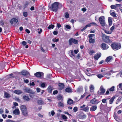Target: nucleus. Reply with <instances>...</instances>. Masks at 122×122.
<instances>
[{"instance_id":"obj_1","label":"nucleus","mask_w":122,"mask_h":122,"mask_svg":"<svg viewBox=\"0 0 122 122\" xmlns=\"http://www.w3.org/2000/svg\"><path fill=\"white\" fill-rule=\"evenodd\" d=\"M62 7V4L59 3L58 2H55L53 3L51 5V7L50 8L53 11L56 12L58 9H60Z\"/></svg>"},{"instance_id":"obj_2","label":"nucleus","mask_w":122,"mask_h":122,"mask_svg":"<svg viewBox=\"0 0 122 122\" xmlns=\"http://www.w3.org/2000/svg\"><path fill=\"white\" fill-rule=\"evenodd\" d=\"M112 49L116 51L120 49L121 47V45L119 43H113L111 45Z\"/></svg>"},{"instance_id":"obj_3","label":"nucleus","mask_w":122,"mask_h":122,"mask_svg":"<svg viewBox=\"0 0 122 122\" xmlns=\"http://www.w3.org/2000/svg\"><path fill=\"white\" fill-rule=\"evenodd\" d=\"M109 36H107L104 34H103L102 39L104 42L107 43L112 42V41L109 39Z\"/></svg>"},{"instance_id":"obj_4","label":"nucleus","mask_w":122,"mask_h":122,"mask_svg":"<svg viewBox=\"0 0 122 122\" xmlns=\"http://www.w3.org/2000/svg\"><path fill=\"white\" fill-rule=\"evenodd\" d=\"M105 18L104 16H102L99 18V20L101 25L102 26H104L105 25Z\"/></svg>"},{"instance_id":"obj_5","label":"nucleus","mask_w":122,"mask_h":122,"mask_svg":"<svg viewBox=\"0 0 122 122\" xmlns=\"http://www.w3.org/2000/svg\"><path fill=\"white\" fill-rule=\"evenodd\" d=\"M105 89L103 88L102 86H101L99 89V91L97 92V93L98 94L102 95L105 92Z\"/></svg>"},{"instance_id":"obj_6","label":"nucleus","mask_w":122,"mask_h":122,"mask_svg":"<svg viewBox=\"0 0 122 122\" xmlns=\"http://www.w3.org/2000/svg\"><path fill=\"white\" fill-rule=\"evenodd\" d=\"M34 75L38 78H42L44 76V73L41 72H38L35 73Z\"/></svg>"},{"instance_id":"obj_7","label":"nucleus","mask_w":122,"mask_h":122,"mask_svg":"<svg viewBox=\"0 0 122 122\" xmlns=\"http://www.w3.org/2000/svg\"><path fill=\"white\" fill-rule=\"evenodd\" d=\"M21 73L22 75L26 76V77L27 78H28L30 76L29 73L25 70L22 71Z\"/></svg>"},{"instance_id":"obj_8","label":"nucleus","mask_w":122,"mask_h":122,"mask_svg":"<svg viewBox=\"0 0 122 122\" xmlns=\"http://www.w3.org/2000/svg\"><path fill=\"white\" fill-rule=\"evenodd\" d=\"M100 101L99 100L95 98H94L90 101V103L93 104H97L99 103Z\"/></svg>"},{"instance_id":"obj_9","label":"nucleus","mask_w":122,"mask_h":122,"mask_svg":"<svg viewBox=\"0 0 122 122\" xmlns=\"http://www.w3.org/2000/svg\"><path fill=\"white\" fill-rule=\"evenodd\" d=\"M101 46L102 49L104 50H107L109 48L108 45L105 43H102L101 44Z\"/></svg>"},{"instance_id":"obj_10","label":"nucleus","mask_w":122,"mask_h":122,"mask_svg":"<svg viewBox=\"0 0 122 122\" xmlns=\"http://www.w3.org/2000/svg\"><path fill=\"white\" fill-rule=\"evenodd\" d=\"M24 90L25 92L30 94H33V92L32 90L30 88L25 87L24 88Z\"/></svg>"},{"instance_id":"obj_11","label":"nucleus","mask_w":122,"mask_h":122,"mask_svg":"<svg viewBox=\"0 0 122 122\" xmlns=\"http://www.w3.org/2000/svg\"><path fill=\"white\" fill-rule=\"evenodd\" d=\"M64 84L63 83H59L58 84V89L60 90H62L64 88Z\"/></svg>"},{"instance_id":"obj_12","label":"nucleus","mask_w":122,"mask_h":122,"mask_svg":"<svg viewBox=\"0 0 122 122\" xmlns=\"http://www.w3.org/2000/svg\"><path fill=\"white\" fill-rule=\"evenodd\" d=\"M13 113L15 115H19L20 114V111L17 108L13 111Z\"/></svg>"},{"instance_id":"obj_13","label":"nucleus","mask_w":122,"mask_h":122,"mask_svg":"<svg viewBox=\"0 0 122 122\" xmlns=\"http://www.w3.org/2000/svg\"><path fill=\"white\" fill-rule=\"evenodd\" d=\"M13 92L14 93L18 95L22 93V91L21 90H15Z\"/></svg>"},{"instance_id":"obj_14","label":"nucleus","mask_w":122,"mask_h":122,"mask_svg":"<svg viewBox=\"0 0 122 122\" xmlns=\"http://www.w3.org/2000/svg\"><path fill=\"white\" fill-rule=\"evenodd\" d=\"M18 21L17 19L15 18H13L11 20L10 23L11 24H12L13 23H16L18 22Z\"/></svg>"},{"instance_id":"obj_15","label":"nucleus","mask_w":122,"mask_h":122,"mask_svg":"<svg viewBox=\"0 0 122 122\" xmlns=\"http://www.w3.org/2000/svg\"><path fill=\"white\" fill-rule=\"evenodd\" d=\"M20 109L21 111L27 110L26 107L24 105H22L21 106Z\"/></svg>"},{"instance_id":"obj_16","label":"nucleus","mask_w":122,"mask_h":122,"mask_svg":"<svg viewBox=\"0 0 122 122\" xmlns=\"http://www.w3.org/2000/svg\"><path fill=\"white\" fill-rule=\"evenodd\" d=\"M110 15L112 16L115 17H117L116 14L114 11L112 10H111L110 11Z\"/></svg>"},{"instance_id":"obj_17","label":"nucleus","mask_w":122,"mask_h":122,"mask_svg":"<svg viewBox=\"0 0 122 122\" xmlns=\"http://www.w3.org/2000/svg\"><path fill=\"white\" fill-rule=\"evenodd\" d=\"M23 98L24 100L27 101H29L30 100V98L28 96L26 95L24 96Z\"/></svg>"},{"instance_id":"obj_18","label":"nucleus","mask_w":122,"mask_h":122,"mask_svg":"<svg viewBox=\"0 0 122 122\" xmlns=\"http://www.w3.org/2000/svg\"><path fill=\"white\" fill-rule=\"evenodd\" d=\"M97 107L96 106H93L91 107L90 108V111H95L97 109Z\"/></svg>"},{"instance_id":"obj_19","label":"nucleus","mask_w":122,"mask_h":122,"mask_svg":"<svg viewBox=\"0 0 122 122\" xmlns=\"http://www.w3.org/2000/svg\"><path fill=\"white\" fill-rule=\"evenodd\" d=\"M101 56V54H96L94 56V59L97 60Z\"/></svg>"},{"instance_id":"obj_20","label":"nucleus","mask_w":122,"mask_h":122,"mask_svg":"<svg viewBox=\"0 0 122 122\" xmlns=\"http://www.w3.org/2000/svg\"><path fill=\"white\" fill-rule=\"evenodd\" d=\"M23 115L25 117H26L28 116V112L27 110H24L22 111H21Z\"/></svg>"},{"instance_id":"obj_21","label":"nucleus","mask_w":122,"mask_h":122,"mask_svg":"<svg viewBox=\"0 0 122 122\" xmlns=\"http://www.w3.org/2000/svg\"><path fill=\"white\" fill-rule=\"evenodd\" d=\"M65 91L68 93H71L72 92V89L71 87H67L65 89Z\"/></svg>"},{"instance_id":"obj_22","label":"nucleus","mask_w":122,"mask_h":122,"mask_svg":"<svg viewBox=\"0 0 122 122\" xmlns=\"http://www.w3.org/2000/svg\"><path fill=\"white\" fill-rule=\"evenodd\" d=\"M4 98H8L10 97V95L7 92H5L4 93Z\"/></svg>"},{"instance_id":"obj_23","label":"nucleus","mask_w":122,"mask_h":122,"mask_svg":"<svg viewBox=\"0 0 122 122\" xmlns=\"http://www.w3.org/2000/svg\"><path fill=\"white\" fill-rule=\"evenodd\" d=\"M112 58V56H109L107 57L106 58L105 61L107 62H108L111 60Z\"/></svg>"},{"instance_id":"obj_24","label":"nucleus","mask_w":122,"mask_h":122,"mask_svg":"<svg viewBox=\"0 0 122 122\" xmlns=\"http://www.w3.org/2000/svg\"><path fill=\"white\" fill-rule=\"evenodd\" d=\"M115 98V97L113 96L109 100V104H112L113 103V102Z\"/></svg>"},{"instance_id":"obj_25","label":"nucleus","mask_w":122,"mask_h":122,"mask_svg":"<svg viewBox=\"0 0 122 122\" xmlns=\"http://www.w3.org/2000/svg\"><path fill=\"white\" fill-rule=\"evenodd\" d=\"M89 109V107L88 106L82 109L81 110L85 112H87L88 111Z\"/></svg>"},{"instance_id":"obj_26","label":"nucleus","mask_w":122,"mask_h":122,"mask_svg":"<svg viewBox=\"0 0 122 122\" xmlns=\"http://www.w3.org/2000/svg\"><path fill=\"white\" fill-rule=\"evenodd\" d=\"M73 40L74 39L72 38H70L69 40V45L70 46L72 44V43L73 42Z\"/></svg>"},{"instance_id":"obj_27","label":"nucleus","mask_w":122,"mask_h":122,"mask_svg":"<svg viewBox=\"0 0 122 122\" xmlns=\"http://www.w3.org/2000/svg\"><path fill=\"white\" fill-rule=\"evenodd\" d=\"M108 20L109 23V25L111 26L112 24V20L111 17H109L108 18Z\"/></svg>"},{"instance_id":"obj_28","label":"nucleus","mask_w":122,"mask_h":122,"mask_svg":"<svg viewBox=\"0 0 122 122\" xmlns=\"http://www.w3.org/2000/svg\"><path fill=\"white\" fill-rule=\"evenodd\" d=\"M52 90V87L51 86H49L48 88H47V90L48 92L50 93H51Z\"/></svg>"},{"instance_id":"obj_29","label":"nucleus","mask_w":122,"mask_h":122,"mask_svg":"<svg viewBox=\"0 0 122 122\" xmlns=\"http://www.w3.org/2000/svg\"><path fill=\"white\" fill-rule=\"evenodd\" d=\"M37 103L39 105H41L43 104L44 103L43 101L41 100H38L37 101Z\"/></svg>"},{"instance_id":"obj_30","label":"nucleus","mask_w":122,"mask_h":122,"mask_svg":"<svg viewBox=\"0 0 122 122\" xmlns=\"http://www.w3.org/2000/svg\"><path fill=\"white\" fill-rule=\"evenodd\" d=\"M67 103L68 104L71 105L73 103V101L72 99H69L68 100Z\"/></svg>"},{"instance_id":"obj_31","label":"nucleus","mask_w":122,"mask_h":122,"mask_svg":"<svg viewBox=\"0 0 122 122\" xmlns=\"http://www.w3.org/2000/svg\"><path fill=\"white\" fill-rule=\"evenodd\" d=\"M58 106L60 107H63L64 106V104L61 102H59L58 103Z\"/></svg>"},{"instance_id":"obj_32","label":"nucleus","mask_w":122,"mask_h":122,"mask_svg":"<svg viewBox=\"0 0 122 122\" xmlns=\"http://www.w3.org/2000/svg\"><path fill=\"white\" fill-rule=\"evenodd\" d=\"M54 27L55 26L54 25L51 24L47 27V28L48 29H53Z\"/></svg>"},{"instance_id":"obj_33","label":"nucleus","mask_w":122,"mask_h":122,"mask_svg":"<svg viewBox=\"0 0 122 122\" xmlns=\"http://www.w3.org/2000/svg\"><path fill=\"white\" fill-rule=\"evenodd\" d=\"M95 41V40L94 39L90 38L89 39V42L90 43H94Z\"/></svg>"},{"instance_id":"obj_34","label":"nucleus","mask_w":122,"mask_h":122,"mask_svg":"<svg viewBox=\"0 0 122 122\" xmlns=\"http://www.w3.org/2000/svg\"><path fill=\"white\" fill-rule=\"evenodd\" d=\"M90 91L91 92H92L94 89V87L92 85H91L90 86Z\"/></svg>"},{"instance_id":"obj_35","label":"nucleus","mask_w":122,"mask_h":122,"mask_svg":"<svg viewBox=\"0 0 122 122\" xmlns=\"http://www.w3.org/2000/svg\"><path fill=\"white\" fill-rule=\"evenodd\" d=\"M61 117L62 119L65 120L66 121H67V118L66 116L64 115H61Z\"/></svg>"},{"instance_id":"obj_36","label":"nucleus","mask_w":122,"mask_h":122,"mask_svg":"<svg viewBox=\"0 0 122 122\" xmlns=\"http://www.w3.org/2000/svg\"><path fill=\"white\" fill-rule=\"evenodd\" d=\"M112 70H111L108 72L105 73L104 74L105 75H107L108 76H110L111 74L112 73Z\"/></svg>"},{"instance_id":"obj_37","label":"nucleus","mask_w":122,"mask_h":122,"mask_svg":"<svg viewBox=\"0 0 122 122\" xmlns=\"http://www.w3.org/2000/svg\"><path fill=\"white\" fill-rule=\"evenodd\" d=\"M63 98V96L60 95H58L57 97V98L59 100H61Z\"/></svg>"},{"instance_id":"obj_38","label":"nucleus","mask_w":122,"mask_h":122,"mask_svg":"<svg viewBox=\"0 0 122 122\" xmlns=\"http://www.w3.org/2000/svg\"><path fill=\"white\" fill-rule=\"evenodd\" d=\"M115 86H112L111 88H109L107 89L108 90L111 92H113L114 90Z\"/></svg>"},{"instance_id":"obj_39","label":"nucleus","mask_w":122,"mask_h":122,"mask_svg":"<svg viewBox=\"0 0 122 122\" xmlns=\"http://www.w3.org/2000/svg\"><path fill=\"white\" fill-rule=\"evenodd\" d=\"M49 115L50 116H51V115L50 113H51V115L52 116H53L55 114V112H54V111L53 110H52L51 111V112L50 113V112H49Z\"/></svg>"},{"instance_id":"obj_40","label":"nucleus","mask_w":122,"mask_h":122,"mask_svg":"<svg viewBox=\"0 0 122 122\" xmlns=\"http://www.w3.org/2000/svg\"><path fill=\"white\" fill-rule=\"evenodd\" d=\"M80 118L81 119H84L86 117V115L85 114H83L82 115H81L80 117Z\"/></svg>"},{"instance_id":"obj_41","label":"nucleus","mask_w":122,"mask_h":122,"mask_svg":"<svg viewBox=\"0 0 122 122\" xmlns=\"http://www.w3.org/2000/svg\"><path fill=\"white\" fill-rule=\"evenodd\" d=\"M119 88L121 90H122V83H120L117 86V88Z\"/></svg>"},{"instance_id":"obj_42","label":"nucleus","mask_w":122,"mask_h":122,"mask_svg":"<svg viewBox=\"0 0 122 122\" xmlns=\"http://www.w3.org/2000/svg\"><path fill=\"white\" fill-rule=\"evenodd\" d=\"M104 31L106 33L108 34H110L112 32L110 31H108L105 30H104Z\"/></svg>"},{"instance_id":"obj_43","label":"nucleus","mask_w":122,"mask_h":122,"mask_svg":"<svg viewBox=\"0 0 122 122\" xmlns=\"http://www.w3.org/2000/svg\"><path fill=\"white\" fill-rule=\"evenodd\" d=\"M110 7L112 9H115L117 8L116 4L111 5L110 6Z\"/></svg>"},{"instance_id":"obj_44","label":"nucleus","mask_w":122,"mask_h":122,"mask_svg":"<svg viewBox=\"0 0 122 122\" xmlns=\"http://www.w3.org/2000/svg\"><path fill=\"white\" fill-rule=\"evenodd\" d=\"M73 112H76L78 111V108L77 107H75L73 109Z\"/></svg>"},{"instance_id":"obj_45","label":"nucleus","mask_w":122,"mask_h":122,"mask_svg":"<svg viewBox=\"0 0 122 122\" xmlns=\"http://www.w3.org/2000/svg\"><path fill=\"white\" fill-rule=\"evenodd\" d=\"M108 99V98L106 99H103L102 100V102L103 103H107V99Z\"/></svg>"},{"instance_id":"obj_46","label":"nucleus","mask_w":122,"mask_h":122,"mask_svg":"<svg viewBox=\"0 0 122 122\" xmlns=\"http://www.w3.org/2000/svg\"><path fill=\"white\" fill-rule=\"evenodd\" d=\"M52 77V75L50 74L48 75L47 76V78L49 79H51V78Z\"/></svg>"},{"instance_id":"obj_47","label":"nucleus","mask_w":122,"mask_h":122,"mask_svg":"<svg viewBox=\"0 0 122 122\" xmlns=\"http://www.w3.org/2000/svg\"><path fill=\"white\" fill-rule=\"evenodd\" d=\"M69 17V15L67 12H66L65 14V17L66 18H68Z\"/></svg>"},{"instance_id":"obj_48","label":"nucleus","mask_w":122,"mask_h":122,"mask_svg":"<svg viewBox=\"0 0 122 122\" xmlns=\"http://www.w3.org/2000/svg\"><path fill=\"white\" fill-rule=\"evenodd\" d=\"M94 36L95 34H90L88 35V37L89 38H90Z\"/></svg>"},{"instance_id":"obj_49","label":"nucleus","mask_w":122,"mask_h":122,"mask_svg":"<svg viewBox=\"0 0 122 122\" xmlns=\"http://www.w3.org/2000/svg\"><path fill=\"white\" fill-rule=\"evenodd\" d=\"M73 43L75 44H77L78 43V41L77 40L74 39Z\"/></svg>"},{"instance_id":"obj_50","label":"nucleus","mask_w":122,"mask_h":122,"mask_svg":"<svg viewBox=\"0 0 122 122\" xmlns=\"http://www.w3.org/2000/svg\"><path fill=\"white\" fill-rule=\"evenodd\" d=\"M28 15L27 12H24L23 13V15L25 17H26Z\"/></svg>"},{"instance_id":"obj_51","label":"nucleus","mask_w":122,"mask_h":122,"mask_svg":"<svg viewBox=\"0 0 122 122\" xmlns=\"http://www.w3.org/2000/svg\"><path fill=\"white\" fill-rule=\"evenodd\" d=\"M97 77L99 78H101L103 77V76L101 74H98L97 75Z\"/></svg>"},{"instance_id":"obj_52","label":"nucleus","mask_w":122,"mask_h":122,"mask_svg":"<svg viewBox=\"0 0 122 122\" xmlns=\"http://www.w3.org/2000/svg\"><path fill=\"white\" fill-rule=\"evenodd\" d=\"M113 117L114 119L117 121H118L117 117L116 115L114 114Z\"/></svg>"},{"instance_id":"obj_53","label":"nucleus","mask_w":122,"mask_h":122,"mask_svg":"<svg viewBox=\"0 0 122 122\" xmlns=\"http://www.w3.org/2000/svg\"><path fill=\"white\" fill-rule=\"evenodd\" d=\"M6 122H15L11 120L8 119L6 120Z\"/></svg>"},{"instance_id":"obj_54","label":"nucleus","mask_w":122,"mask_h":122,"mask_svg":"<svg viewBox=\"0 0 122 122\" xmlns=\"http://www.w3.org/2000/svg\"><path fill=\"white\" fill-rule=\"evenodd\" d=\"M82 91V89L80 87H79L77 89V91L78 92H80Z\"/></svg>"},{"instance_id":"obj_55","label":"nucleus","mask_w":122,"mask_h":122,"mask_svg":"<svg viewBox=\"0 0 122 122\" xmlns=\"http://www.w3.org/2000/svg\"><path fill=\"white\" fill-rule=\"evenodd\" d=\"M45 84L44 83H42L41 85V86L43 88L45 87Z\"/></svg>"},{"instance_id":"obj_56","label":"nucleus","mask_w":122,"mask_h":122,"mask_svg":"<svg viewBox=\"0 0 122 122\" xmlns=\"http://www.w3.org/2000/svg\"><path fill=\"white\" fill-rule=\"evenodd\" d=\"M22 44L24 46H25L26 44L27 43L25 41H23L22 42Z\"/></svg>"},{"instance_id":"obj_57","label":"nucleus","mask_w":122,"mask_h":122,"mask_svg":"<svg viewBox=\"0 0 122 122\" xmlns=\"http://www.w3.org/2000/svg\"><path fill=\"white\" fill-rule=\"evenodd\" d=\"M4 25V23L3 21L1 20L0 21V25L3 26Z\"/></svg>"},{"instance_id":"obj_58","label":"nucleus","mask_w":122,"mask_h":122,"mask_svg":"<svg viewBox=\"0 0 122 122\" xmlns=\"http://www.w3.org/2000/svg\"><path fill=\"white\" fill-rule=\"evenodd\" d=\"M58 93V91L57 90L54 91L53 92V94L54 95H55L57 94Z\"/></svg>"},{"instance_id":"obj_59","label":"nucleus","mask_w":122,"mask_h":122,"mask_svg":"<svg viewBox=\"0 0 122 122\" xmlns=\"http://www.w3.org/2000/svg\"><path fill=\"white\" fill-rule=\"evenodd\" d=\"M65 27L66 28L68 29H69L71 28V26L70 25H66L65 26Z\"/></svg>"},{"instance_id":"obj_60","label":"nucleus","mask_w":122,"mask_h":122,"mask_svg":"<svg viewBox=\"0 0 122 122\" xmlns=\"http://www.w3.org/2000/svg\"><path fill=\"white\" fill-rule=\"evenodd\" d=\"M24 82L25 83H27L29 82V81L28 80V79H24Z\"/></svg>"},{"instance_id":"obj_61","label":"nucleus","mask_w":122,"mask_h":122,"mask_svg":"<svg viewBox=\"0 0 122 122\" xmlns=\"http://www.w3.org/2000/svg\"><path fill=\"white\" fill-rule=\"evenodd\" d=\"M59 40L58 39H52L53 41V42H58V41Z\"/></svg>"},{"instance_id":"obj_62","label":"nucleus","mask_w":122,"mask_h":122,"mask_svg":"<svg viewBox=\"0 0 122 122\" xmlns=\"http://www.w3.org/2000/svg\"><path fill=\"white\" fill-rule=\"evenodd\" d=\"M30 86H34L35 85V83L34 82H33L32 83L30 82Z\"/></svg>"},{"instance_id":"obj_63","label":"nucleus","mask_w":122,"mask_h":122,"mask_svg":"<svg viewBox=\"0 0 122 122\" xmlns=\"http://www.w3.org/2000/svg\"><path fill=\"white\" fill-rule=\"evenodd\" d=\"M36 90L38 92H40L41 91V89L38 87L36 88Z\"/></svg>"},{"instance_id":"obj_64","label":"nucleus","mask_w":122,"mask_h":122,"mask_svg":"<svg viewBox=\"0 0 122 122\" xmlns=\"http://www.w3.org/2000/svg\"><path fill=\"white\" fill-rule=\"evenodd\" d=\"M115 28V27L114 26H112L111 28H110V30L111 31H112H112Z\"/></svg>"}]
</instances>
